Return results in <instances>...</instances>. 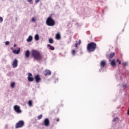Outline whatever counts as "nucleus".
<instances>
[{
    "label": "nucleus",
    "mask_w": 129,
    "mask_h": 129,
    "mask_svg": "<svg viewBox=\"0 0 129 129\" xmlns=\"http://www.w3.org/2000/svg\"><path fill=\"white\" fill-rule=\"evenodd\" d=\"M31 55L32 57L35 59V60H37V61H41L42 59H43V56L41 53L39 52V51L36 50H32L31 51Z\"/></svg>",
    "instance_id": "1"
},
{
    "label": "nucleus",
    "mask_w": 129,
    "mask_h": 129,
    "mask_svg": "<svg viewBox=\"0 0 129 129\" xmlns=\"http://www.w3.org/2000/svg\"><path fill=\"white\" fill-rule=\"evenodd\" d=\"M96 47H97V45L95 42H91L88 44L87 46V50L88 52H94L96 49Z\"/></svg>",
    "instance_id": "2"
},
{
    "label": "nucleus",
    "mask_w": 129,
    "mask_h": 129,
    "mask_svg": "<svg viewBox=\"0 0 129 129\" xmlns=\"http://www.w3.org/2000/svg\"><path fill=\"white\" fill-rule=\"evenodd\" d=\"M55 24V20H54L51 17H48L46 19V24L47 26H48L49 27H54Z\"/></svg>",
    "instance_id": "3"
},
{
    "label": "nucleus",
    "mask_w": 129,
    "mask_h": 129,
    "mask_svg": "<svg viewBox=\"0 0 129 129\" xmlns=\"http://www.w3.org/2000/svg\"><path fill=\"white\" fill-rule=\"evenodd\" d=\"M24 124H25L24 121L20 120L16 123L15 127L16 128H20V127H23V126H24Z\"/></svg>",
    "instance_id": "4"
},
{
    "label": "nucleus",
    "mask_w": 129,
    "mask_h": 129,
    "mask_svg": "<svg viewBox=\"0 0 129 129\" xmlns=\"http://www.w3.org/2000/svg\"><path fill=\"white\" fill-rule=\"evenodd\" d=\"M14 109L17 113H22V110H21V107L18 105H16L14 106Z\"/></svg>",
    "instance_id": "5"
},
{
    "label": "nucleus",
    "mask_w": 129,
    "mask_h": 129,
    "mask_svg": "<svg viewBox=\"0 0 129 129\" xmlns=\"http://www.w3.org/2000/svg\"><path fill=\"white\" fill-rule=\"evenodd\" d=\"M28 77L27 78L28 81L30 82H32L34 81V78L32 77L33 76V75L31 73H28Z\"/></svg>",
    "instance_id": "6"
},
{
    "label": "nucleus",
    "mask_w": 129,
    "mask_h": 129,
    "mask_svg": "<svg viewBox=\"0 0 129 129\" xmlns=\"http://www.w3.org/2000/svg\"><path fill=\"white\" fill-rule=\"evenodd\" d=\"M44 125L45 126H49V125H50V121L49 120V119H45L44 121Z\"/></svg>",
    "instance_id": "7"
},
{
    "label": "nucleus",
    "mask_w": 129,
    "mask_h": 129,
    "mask_svg": "<svg viewBox=\"0 0 129 129\" xmlns=\"http://www.w3.org/2000/svg\"><path fill=\"white\" fill-rule=\"evenodd\" d=\"M12 66L13 68H16V67H18V60L17 59H15L13 61Z\"/></svg>",
    "instance_id": "8"
},
{
    "label": "nucleus",
    "mask_w": 129,
    "mask_h": 129,
    "mask_svg": "<svg viewBox=\"0 0 129 129\" xmlns=\"http://www.w3.org/2000/svg\"><path fill=\"white\" fill-rule=\"evenodd\" d=\"M35 79L36 83H39L41 80V77H40V76L39 75H37L35 77Z\"/></svg>",
    "instance_id": "9"
},
{
    "label": "nucleus",
    "mask_w": 129,
    "mask_h": 129,
    "mask_svg": "<svg viewBox=\"0 0 129 129\" xmlns=\"http://www.w3.org/2000/svg\"><path fill=\"white\" fill-rule=\"evenodd\" d=\"M44 74L45 76H50V75H51V71L46 70L44 71Z\"/></svg>",
    "instance_id": "10"
},
{
    "label": "nucleus",
    "mask_w": 129,
    "mask_h": 129,
    "mask_svg": "<svg viewBox=\"0 0 129 129\" xmlns=\"http://www.w3.org/2000/svg\"><path fill=\"white\" fill-rule=\"evenodd\" d=\"M55 39L56 40H60L61 39V35H60V33H57L56 34Z\"/></svg>",
    "instance_id": "11"
},
{
    "label": "nucleus",
    "mask_w": 129,
    "mask_h": 129,
    "mask_svg": "<svg viewBox=\"0 0 129 129\" xmlns=\"http://www.w3.org/2000/svg\"><path fill=\"white\" fill-rule=\"evenodd\" d=\"M111 66H112V67H115V66H116V62H115V60L113 59L111 61Z\"/></svg>",
    "instance_id": "12"
},
{
    "label": "nucleus",
    "mask_w": 129,
    "mask_h": 129,
    "mask_svg": "<svg viewBox=\"0 0 129 129\" xmlns=\"http://www.w3.org/2000/svg\"><path fill=\"white\" fill-rule=\"evenodd\" d=\"M105 65H106V61H105V60H102L101 61L100 66H101V67H104Z\"/></svg>",
    "instance_id": "13"
},
{
    "label": "nucleus",
    "mask_w": 129,
    "mask_h": 129,
    "mask_svg": "<svg viewBox=\"0 0 129 129\" xmlns=\"http://www.w3.org/2000/svg\"><path fill=\"white\" fill-rule=\"evenodd\" d=\"M13 52L14 54H19L20 52H21V48H18L17 50H14L13 51Z\"/></svg>",
    "instance_id": "14"
},
{
    "label": "nucleus",
    "mask_w": 129,
    "mask_h": 129,
    "mask_svg": "<svg viewBox=\"0 0 129 129\" xmlns=\"http://www.w3.org/2000/svg\"><path fill=\"white\" fill-rule=\"evenodd\" d=\"M25 55L26 58H29V57H30V51L27 50Z\"/></svg>",
    "instance_id": "15"
},
{
    "label": "nucleus",
    "mask_w": 129,
    "mask_h": 129,
    "mask_svg": "<svg viewBox=\"0 0 129 129\" xmlns=\"http://www.w3.org/2000/svg\"><path fill=\"white\" fill-rule=\"evenodd\" d=\"M27 42H32L33 41V37L29 36L28 38L27 39Z\"/></svg>",
    "instance_id": "16"
},
{
    "label": "nucleus",
    "mask_w": 129,
    "mask_h": 129,
    "mask_svg": "<svg viewBox=\"0 0 129 129\" xmlns=\"http://www.w3.org/2000/svg\"><path fill=\"white\" fill-rule=\"evenodd\" d=\"M114 55H115V53H114V52L111 53L109 55L110 59L113 58V57H114Z\"/></svg>",
    "instance_id": "17"
},
{
    "label": "nucleus",
    "mask_w": 129,
    "mask_h": 129,
    "mask_svg": "<svg viewBox=\"0 0 129 129\" xmlns=\"http://www.w3.org/2000/svg\"><path fill=\"white\" fill-rule=\"evenodd\" d=\"M34 38H35V40H36V41H39V35L38 34H36L35 35Z\"/></svg>",
    "instance_id": "18"
},
{
    "label": "nucleus",
    "mask_w": 129,
    "mask_h": 129,
    "mask_svg": "<svg viewBox=\"0 0 129 129\" xmlns=\"http://www.w3.org/2000/svg\"><path fill=\"white\" fill-rule=\"evenodd\" d=\"M15 86H16V84L15 83V82L11 83V88H14Z\"/></svg>",
    "instance_id": "19"
},
{
    "label": "nucleus",
    "mask_w": 129,
    "mask_h": 129,
    "mask_svg": "<svg viewBox=\"0 0 129 129\" xmlns=\"http://www.w3.org/2000/svg\"><path fill=\"white\" fill-rule=\"evenodd\" d=\"M49 43H50V44H53L54 43V40H53V39L50 38L49 39Z\"/></svg>",
    "instance_id": "20"
},
{
    "label": "nucleus",
    "mask_w": 129,
    "mask_h": 129,
    "mask_svg": "<svg viewBox=\"0 0 129 129\" xmlns=\"http://www.w3.org/2000/svg\"><path fill=\"white\" fill-rule=\"evenodd\" d=\"M28 104L29 106H32V105H33V102H32V100H29L28 101Z\"/></svg>",
    "instance_id": "21"
},
{
    "label": "nucleus",
    "mask_w": 129,
    "mask_h": 129,
    "mask_svg": "<svg viewBox=\"0 0 129 129\" xmlns=\"http://www.w3.org/2000/svg\"><path fill=\"white\" fill-rule=\"evenodd\" d=\"M75 53H76V50H75V49L72 50V54L73 56H75Z\"/></svg>",
    "instance_id": "22"
},
{
    "label": "nucleus",
    "mask_w": 129,
    "mask_h": 129,
    "mask_svg": "<svg viewBox=\"0 0 129 129\" xmlns=\"http://www.w3.org/2000/svg\"><path fill=\"white\" fill-rule=\"evenodd\" d=\"M43 117V115L40 114L38 116V119H41Z\"/></svg>",
    "instance_id": "23"
},
{
    "label": "nucleus",
    "mask_w": 129,
    "mask_h": 129,
    "mask_svg": "<svg viewBox=\"0 0 129 129\" xmlns=\"http://www.w3.org/2000/svg\"><path fill=\"white\" fill-rule=\"evenodd\" d=\"M32 22L35 23V22H36V19H35V18L33 17L31 19Z\"/></svg>",
    "instance_id": "24"
},
{
    "label": "nucleus",
    "mask_w": 129,
    "mask_h": 129,
    "mask_svg": "<svg viewBox=\"0 0 129 129\" xmlns=\"http://www.w3.org/2000/svg\"><path fill=\"white\" fill-rule=\"evenodd\" d=\"M50 50H51L52 51H54V50H55V48L53 47V46H50Z\"/></svg>",
    "instance_id": "25"
},
{
    "label": "nucleus",
    "mask_w": 129,
    "mask_h": 129,
    "mask_svg": "<svg viewBox=\"0 0 129 129\" xmlns=\"http://www.w3.org/2000/svg\"><path fill=\"white\" fill-rule=\"evenodd\" d=\"M3 21H4V19H3V17H0V23H3Z\"/></svg>",
    "instance_id": "26"
},
{
    "label": "nucleus",
    "mask_w": 129,
    "mask_h": 129,
    "mask_svg": "<svg viewBox=\"0 0 129 129\" xmlns=\"http://www.w3.org/2000/svg\"><path fill=\"white\" fill-rule=\"evenodd\" d=\"M117 62L118 63V64H121V61L119 60V59H117Z\"/></svg>",
    "instance_id": "27"
},
{
    "label": "nucleus",
    "mask_w": 129,
    "mask_h": 129,
    "mask_svg": "<svg viewBox=\"0 0 129 129\" xmlns=\"http://www.w3.org/2000/svg\"><path fill=\"white\" fill-rule=\"evenodd\" d=\"M123 66H124V67H125V66H126V65H127V62H124L122 64Z\"/></svg>",
    "instance_id": "28"
},
{
    "label": "nucleus",
    "mask_w": 129,
    "mask_h": 129,
    "mask_svg": "<svg viewBox=\"0 0 129 129\" xmlns=\"http://www.w3.org/2000/svg\"><path fill=\"white\" fill-rule=\"evenodd\" d=\"M5 45H10V42L9 41H6L5 42Z\"/></svg>",
    "instance_id": "29"
},
{
    "label": "nucleus",
    "mask_w": 129,
    "mask_h": 129,
    "mask_svg": "<svg viewBox=\"0 0 129 129\" xmlns=\"http://www.w3.org/2000/svg\"><path fill=\"white\" fill-rule=\"evenodd\" d=\"M78 45H79L78 43H76L75 44V47L76 48H77L78 47Z\"/></svg>",
    "instance_id": "30"
},
{
    "label": "nucleus",
    "mask_w": 129,
    "mask_h": 129,
    "mask_svg": "<svg viewBox=\"0 0 129 129\" xmlns=\"http://www.w3.org/2000/svg\"><path fill=\"white\" fill-rule=\"evenodd\" d=\"M78 44H79V45H80L81 44V40H79V42Z\"/></svg>",
    "instance_id": "31"
},
{
    "label": "nucleus",
    "mask_w": 129,
    "mask_h": 129,
    "mask_svg": "<svg viewBox=\"0 0 129 129\" xmlns=\"http://www.w3.org/2000/svg\"><path fill=\"white\" fill-rule=\"evenodd\" d=\"M40 2V0H35V3L36 4H38V3H39Z\"/></svg>",
    "instance_id": "32"
},
{
    "label": "nucleus",
    "mask_w": 129,
    "mask_h": 129,
    "mask_svg": "<svg viewBox=\"0 0 129 129\" xmlns=\"http://www.w3.org/2000/svg\"><path fill=\"white\" fill-rule=\"evenodd\" d=\"M33 0H27L28 3H31V2H33Z\"/></svg>",
    "instance_id": "33"
},
{
    "label": "nucleus",
    "mask_w": 129,
    "mask_h": 129,
    "mask_svg": "<svg viewBox=\"0 0 129 129\" xmlns=\"http://www.w3.org/2000/svg\"><path fill=\"white\" fill-rule=\"evenodd\" d=\"M116 118H114V119H113L112 121H113V122H114V121H116Z\"/></svg>",
    "instance_id": "34"
},
{
    "label": "nucleus",
    "mask_w": 129,
    "mask_h": 129,
    "mask_svg": "<svg viewBox=\"0 0 129 129\" xmlns=\"http://www.w3.org/2000/svg\"><path fill=\"white\" fill-rule=\"evenodd\" d=\"M51 45H50V44H47V47H50V48L51 47Z\"/></svg>",
    "instance_id": "35"
},
{
    "label": "nucleus",
    "mask_w": 129,
    "mask_h": 129,
    "mask_svg": "<svg viewBox=\"0 0 129 129\" xmlns=\"http://www.w3.org/2000/svg\"><path fill=\"white\" fill-rule=\"evenodd\" d=\"M59 118H58L56 119V121L58 122V121H59Z\"/></svg>",
    "instance_id": "36"
},
{
    "label": "nucleus",
    "mask_w": 129,
    "mask_h": 129,
    "mask_svg": "<svg viewBox=\"0 0 129 129\" xmlns=\"http://www.w3.org/2000/svg\"><path fill=\"white\" fill-rule=\"evenodd\" d=\"M14 47H17V44H15L14 45Z\"/></svg>",
    "instance_id": "37"
},
{
    "label": "nucleus",
    "mask_w": 129,
    "mask_h": 129,
    "mask_svg": "<svg viewBox=\"0 0 129 129\" xmlns=\"http://www.w3.org/2000/svg\"><path fill=\"white\" fill-rule=\"evenodd\" d=\"M11 49H12V50H13V47H12V48H11Z\"/></svg>",
    "instance_id": "38"
}]
</instances>
